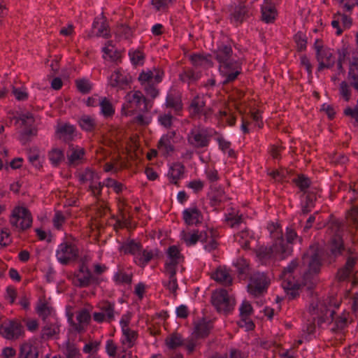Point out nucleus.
<instances>
[{"instance_id": "nucleus-22", "label": "nucleus", "mask_w": 358, "mask_h": 358, "mask_svg": "<svg viewBox=\"0 0 358 358\" xmlns=\"http://www.w3.org/2000/svg\"><path fill=\"white\" fill-rule=\"evenodd\" d=\"M85 150L73 144L69 145L66 152L68 162L71 166H77L83 161Z\"/></svg>"}, {"instance_id": "nucleus-28", "label": "nucleus", "mask_w": 358, "mask_h": 358, "mask_svg": "<svg viewBox=\"0 0 358 358\" xmlns=\"http://www.w3.org/2000/svg\"><path fill=\"white\" fill-rule=\"evenodd\" d=\"M59 333V324L55 318L52 321H50L43 326L41 330V336L43 338H50Z\"/></svg>"}, {"instance_id": "nucleus-20", "label": "nucleus", "mask_w": 358, "mask_h": 358, "mask_svg": "<svg viewBox=\"0 0 358 358\" xmlns=\"http://www.w3.org/2000/svg\"><path fill=\"white\" fill-rule=\"evenodd\" d=\"M129 80L130 76L126 72L117 69L108 78V84L113 87L122 89L129 83Z\"/></svg>"}, {"instance_id": "nucleus-15", "label": "nucleus", "mask_w": 358, "mask_h": 358, "mask_svg": "<svg viewBox=\"0 0 358 358\" xmlns=\"http://www.w3.org/2000/svg\"><path fill=\"white\" fill-rule=\"evenodd\" d=\"M78 255L77 248L69 243H61L56 251L57 260L62 264H67Z\"/></svg>"}, {"instance_id": "nucleus-47", "label": "nucleus", "mask_w": 358, "mask_h": 358, "mask_svg": "<svg viewBox=\"0 0 358 358\" xmlns=\"http://www.w3.org/2000/svg\"><path fill=\"white\" fill-rule=\"evenodd\" d=\"M212 326L210 322H199L195 327L194 334L196 337L203 338L206 336L211 329Z\"/></svg>"}, {"instance_id": "nucleus-33", "label": "nucleus", "mask_w": 358, "mask_h": 358, "mask_svg": "<svg viewBox=\"0 0 358 358\" xmlns=\"http://www.w3.org/2000/svg\"><path fill=\"white\" fill-rule=\"evenodd\" d=\"M276 16V10L271 3L264 2L262 7V18L266 23H271Z\"/></svg>"}, {"instance_id": "nucleus-61", "label": "nucleus", "mask_w": 358, "mask_h": 358, "mask_svg": "<svg viewBox=\"0 0 358 358\" xmlns=\"http://www.w3.org/2000/svg\"><path fill=\"white\" fill-rule=\"evenodd\" d=\"M220 117L222 120H225L229 126H234L236 122V117L234 113L229 110H224L220 112Z\"/></svg>"}, {"instance_id": "nucleus-55", "label": "nucleus", "mask_w": 358, "mask_h": 358, "mask_svg": "<svg viewBox=\"0 0 358 358\" xmlns=\"http://www.w3.org/2000/svg\"><path fill=\"white\" fill-rule=\"evenodd\" d=\"M114 280L117 283L129 284L131 281V275L122 271H120L114 275Z\"/></svg>"}, {"instance_id": "nucleus-3", "label": "nucleus", "mask_w": 358, "mask_h": 358, "mask_svg": "<svg viewBox=\"0 0 358 358\" xmlns=\"http://www.w3.org/2000/svg\"><path fill=\"white\" fill-rule=\"evenodd\" d=\"M322 252L317 245L310 246L302 259L307 272L303 275V284L311 287L315 283L314 275L319 273L322 266Z\"/></svg>"}, {"instance_id": "nucleus-26", "label": "nucleus", "mask_w": 358, "mask_h": 358, "mask_svg": "<svg viewBox=\"0 0 358 358\" xmlns=\"http://www.w3.org/2000/svg\"><path fill=\"white\" fill-rule=\"evenodd\" d=\"M37 313L43 320H45L48 317L53 320L55 315V310L50 303L45 299H40L36 306Z\"/></svg>"}, {"instance_id": "nucleus-30", "label": "nucleus", "mask_w": 358, "mask_h": 358, "mask_svg": "<svg viewBox=\"0 0 358 358\" xmlns=\"http://www.w3.org/2000/svg\"><path fill=\"white\" fill-rule=\"evenodd\" d=\"M28 160L36 169H41L44 161L41 155V151L37 148H32L27 152Z\"/></svg>"}, {"instance_id": "nucleus-64", "label": "nucleus", "mask_w": 358, "mask_h": 358, "mask_svg": "<svg viewBox=\"0 0 358 358\" xmlns=\"http://www.w3.org/2000/svg\"><path fill=\"white\" fill-rule=\"evenodd\" d=\"M294 180V182L296 183V185L301 190H305L306 189H307L309 187V185H310L309 179L303 175L299 176Z\"/></svg>"}, {"instance_id": "nucleus-31", "label": "nucleus", "mask_w": 358, "mask_h": 358, "mask_svg": "<svg viewBox=\"0 0 358 358\" xmlns=\"http://www.w3.org/2000/svg\"><path fill=\"white\" fill-rule=\"evenodd\" d=\"M185 167L180 163L173 164L168 172L170 182L177 184L178 181L183 177Z\"/></svg>"}, {"instance_id": "nucleus-35", "label": "nucleus", "mask_w": 358, "mask_h": 358, "mask_svg": "<svg viewBox=\"0 0 358 358\" xmlns=\"http://www.w3.org/2000/svg\"><path fill=\"white\" fill-rule=\"evenodd\" d=\"M91 278L92 275L90 272L87 269H85L83 267L77 273L73 282L74 284L77 286L87 287L90 285Z\"/></svg>"}, {"instance_id": "nucleus-2", "label": "nucleus", "mask_w": 358, "mask_h": 358, "mask_svg": "<svg viewBox=\"0 0 358 358\" xmlns=\"http://www.w3.org/2000/svg\"><path fill=\"white\" fill-rule=\"evenodd\" d=\"M215 57L219 63V71L224 78L223 84L234 80L240 73V64L232 56L230 46L221 45L215 52Z\"/></svg>"}, {"instance_id": "nucleus-50", "label": "nucleus", "mask_w": 358, "mask_h": 358, "mask_svg": "<svg viewBox=\"0 0 358 358\" xmlns=\"http://www.w3.org/2000/svg\"><path fill=\"white\" fill-rule=\"evenodd\" d=\"M201 76L200 73L196 72L192 69H187L180 75V78L183 82H194L197 80Z\"/></svg>"}, {"instance_id": "nucleus-40", "label": "nucleus", "mask_w": 358, "mask_h": 358, "mask_svg": "<svg viewBox=\"0 0 358 358\" xmlns=\"http://www.w3.org/2000/svg\"><path fill=\"white\" fill-rule=\"evenodd\" d=\"M190 60L195 67L208 68L212 66V62L208 56H203L200 54L191 55Z\"/></svg>"}, {"instance_id": "nucleus-46", "label": "nucleus", "mask_w": 358, "mask_h": 358, "mask_svg": "<svg viewBox=\"0 0 358 358\" xmlns=\"http://www.w3.org/2000/svg\"><path fill=\"white\" fill-rule=\"evenodd\" d=\"M99 107L101 113L106 117L112 116L115 113L112 103L106 97L102 96Z\"/></svg>"}, {"instance_id": "nucleus-18", "label": "nucleus", "mask_w": 358, "mask_h": 358, "mask_svg": "<svg viewBox=\"0 0 358 358\" xmlns=\"http://www.w3.org/2000/svg\"><path fill=\"white\" fill-rule=\"evenodd\" d=\"M167 259L165 263L164 270H178L180 262L182 260V256L180 250L176 245H171L167 249Z\"/></svg>"}, {"instance_id": "nucleus-51", "label": "nucleus", "mask_w": 358, "mask_h": 358, "mask_svg": "<svg viewBox=\"0 0 358 358\" xmlns=\"http://www.w3.org/2000/svg\"><path fill=\"white\" fill-rule=\"evenodd\" d=\"M90 319L88 311L85 309H83L77 313L76 320L79 322V327H77L78 331L83 329V325L88 323Z\"/></svg>"}, {"instance_id": "nucleus-32", "label": "nucleus", "mask_w": 358, "mask_h": 358, "mask_svg": "<svg viewBox=\"0 0 358 358\" xmlns=\"http://www.w3.org/2000/svg\"><path fill=\"white\" fill-rule=\"evenodd\" d=\"M213 278L224 285H229L232 282V278L225 268H218L213 274Z\"/></svg>"}, {"instance_id": "nucleus-29", "label": "nucleus", "mask_w": 358, "mask_h": 358, "mask_svg": "<svg viewBox=\"0 0 358 358\" xmlns=\"http://www.w3.org/2000/svg\"><path fill=\"white\" fill-rule=\"evenodd\" d=\"M205 101L203 96H197L192 101L190 109L194 114H201L204 116V120H206L210 114V111L207 112L204 109Z\"/></svg>"}, {"instance_id": "nucleus-44", "label": "nucleus", "mask_w": 358, "mask_h": 358, "mask_svg": "<svg viewBox=\"0 0 358 358\" xmlns=\"http://www.w3.org/2000/svg\"><path fill=\"white\" fill-rule=\"evenodd\" d=\"M37 350L29 343L21 345L19 358H37Z\"/></svg>"}, {"instance_id": "nucleus-34", "label": "nucleus", "mask_w": 358, "mask_h": 358, "mask_svg": "<svg viewBox=\"0 0 358 358\" xmlns=\"http://www.w3.org/2000/svg\"><path fill=\"white\" fill-rule=\"evenodd\" d=\"M165 344L169 350H176L185 345V341L180 334L173 333L168 336L165 339Z\"/></svg>"}, {"instance_id": "nucleus-38", "label": "nucleus", "mask_w": 358, "mask_h": 358, "mask_svg": "<svg viewBox=\"0 0 358 358\" xmlns=\"http://www.w3.org/2000/svg\"><path fill=\"white\" fill-rule=\"evenodd\" d=\"M154 257V253L151 250H142L134 258L135 262L140 266H145Z\"/></svg>"}, {"instance_id": "nucleus-56", "label": "nucleus", "mask_w": 358, "mask_h": 358, "mask_svg": "<svg viewBox=\"0 0 358 358\" xmlns=\"http://www.w3.org/2000/svg\"><path fill=\"white\" fill-rule=\"evenodd\" d=\"M175 118L170 113L161 114L158 117L159 123L166 128H170Z\"/></svg>"}, {"instance_id": "nucleus-52", "label": "nucleus", "mask_w": 358, "mask_h": 358, "mask_svg": "<svg viewBox=\"0 0 358 358\" xmlns=\"http://www.w3.org/2000/svg\"><path fill=\"white\" fill-rule=\"evenodd\" d=\"M247 9L245 6L240 5L235 8L232 17L235 22H241L247 15Z\"/></svg>"}, {"instance_id": "nucleus-16", "label": "nucleus", "mask_w": 358, "mask_h": 358, "mask_svg": "<svg viewBox=\"0 0 358 358\" xmlns=\"http://www.w3.org/2000/svg\"><path fill=\"white\" fill-rule=\"evenodd\" d=\"M164 72L157 68L143 71L139 76L138 80L142 86L148 85H157L162 80Z\"/></svg>"}, {"instance_id": "nucleus-6", "label": "nucleus", "mask_w": 358, "mask_h": 358, "mask_svg": "<svg viewBox=\"0 0 358 358\" xmlns=\"http://www.w3.org/2000/svg\"><path fill=\"white\" fill-rule=\"evenodd\" d=\"M296 266L297 262L292 261L284 268L280 275L282 280V287L292 298H294L298 295V289L300 287L299 282L292 275V273Z\"/></svg>"}, {"instance_id": "nucleus-59", "label": "nucleus", "mask_w": 358, "mask_h": 358, "mask_svg": "<svg viewBox=\"0 0 358 358\" xmlns=\"http://www.w3.org/2000/svg\"><path fill=\"white\" fill-rule=\"evenodd\" d=\"M205 176L210 183L215 182L220 179L217 171L211 167H208L205 170Z\"/></svg>"}, {"instance_id": "nucleus-54", "label": "nucleus", "mask_w": 358, "mask_h": 358, "mask_svg": "<svg viewBox=\"0 0 358 358\" xmlns=\"http://www.w3.org/2000/svg\"><path fill=\"white\" fill-rule=\"evenodd\" d=\"M101 311L102 313H103V315L108 322H110L115 319V310L113 305L110 303H106L101 307Z\"/></svg>"}, {"instance_id": "nucleus-42", "label": "nucleus", "mask_w": 358, "mask_h": 358, "mask_svg": "<svg viewBox=\"0 0 358 358\" xmlns=\"http://www.w3.org/2000/svg\"><path fill=\"white\" fill-rule=\"evenodd\" d=\"M78 122L80 127L83 130L87 131H92L96 126V122L94 117L87 115H82Z\"/></svg>"}, {"instance_id": "nucleus-11", "label": "nucleus", "mask_w": 358, "mask_h": 358, "mask_svg": "<svg viewBox=\"0 0 358 358\" xmlns=\"http://www.w3.org/2000/svg\"><path fill=\"white\" fill-rule=\"evenodd\" d=\"M122 332L121 346L117 358H131L132 352L129 349L136 343L138 337L137 332L131 329H124L122 330Z\"/></svg>"}, {"instance_id": "nucleus-5", "label": "nucleus", "mask_w": 358, "mask_h": 358, "mask_svg": "<svg viewBox=\"0 0 358 358\" xmlns=\"http://www.w3.org/2000/svg\"><path fill=\"white\" fill-rule=\"evenodd\" d=\"M332 301L331 297L313 299L310 303L309 310L321 322H328L329 317L331 318L334 313V310H331Z\"/></svg>"}, {"instance_id": "nucleus-14", "label": "nucleus", "mask_w": 358, "mask_h": 358, "mask_svg": "<svg viewBox=\"0 0 358 358\" xmlns=\"http://www.w3.org/2000/svg\"><path fill=\"white\" fill-rule=\"evenodd\" d=\"M79 180L82 183H89V188L94 196L100 194L103 185L99 181V176L96 172L87 169L79 174Z\"/></svg>"}, {"instance_id": "nucleus-7", "label": "nucleus", "mask_w": 358, "mask_h": 358, "mask_svg": "<svg viewBox=\"0 0 358 358\" xmlns=\"http://www.w3.org/2000/svg\"><path fill=\"white\" fill-rule=\"evenodd\" d=\"M215 133L216 131L212 129L195 128L188 134L187 141L194 148H206Z\"/></svg>"}, {"instance_id": "nucleus-58", "label": "nucleus", "mask_w": 358, "mask_h": 358, "mask_svg": "<svg viewBox=\"0 0 358 358\" xmlns=\"http://www.w3.org/2000/svg\"><path fill=\"white\" fill-rule=\"evenodd\" d=\"M166 106L173 108L176 111L181 109V102L179 98L169 95L166 98Z\"/></svg>"}, {"instance_id": "nucleus-63", "label": "nucleus", "mask_w": 358, "mask_h": 358, "mask_svg": "<svg viewBox=\"0 0 358 358\" xmlns=\"http://www.w3.org/2000/svg\"><path fill=\"white\" fill-rule=\"evenodd\" d=\"M187 187L192 189L194 192L198 193L203 189L204 182L199 179L193 180L187 183Z\"/></svg>"}, {"instance_id": "nucleus-10", "label": "nucleus", "mask_w": 358, "mask_h": 358, "mask_svg": "<svg viewBox=\"0 0 358 358\" xmlns=\"http://www.w3.org/2000/svg\"><path fill=\"white\" fill-rule=\"evenodd\" d=\"M343 229L338 222H334L329 227V250L331 254L337 256L344 250L343 241L342 239Z\"/></svg>"}, {"instance_id": "nucleus-19", "label": "nucleus", "mask_w": 358, "mask_h": 358, "mask_svg": "<svg viewBox=\"0 0 358 358\" xmlns=\"http://www.w3.org/2000/svg\"><path fill=\"white\" fill-rule=\"evenodd\" d=\"M211 234L212 232L210 231H201L199 233L198 231H182L180 233V238L186 245L192 246L195 245L199 241L203 242L207 238V236Z\"/></svg>"}, {"instance_id": "nucleus-37", "label": "nucleus", "mask_w": 358, "mask_h": 358, "mask_svg": "<svg viewBox=\"0 0 358 358\" xmlns=\"http://www.w3.org/2000/svg\"><path fill=\"white\" fill-rule=\"evenodd\" d=\"M102 50L103 52V57L105 59L117 62L120 57V52L114 48L111 41L107 42Z\"/></svg>"}, {"instance_id": "nucleus-45", "label": "nucleus", "mask_w": 358, "mask_h": 358, "mask_svg": "<svg viewBox=\"0 0 358 358\" xmlns=\"http://www.w3.org/2000/svg\"><path fill=\"white\" fill-rule=\"evenodd\" d=\"M141 245L134 241H128L122 244L121 246V250L125 254H131L135 257L141 250Z\"/></svg>"}, {"instance_id": "nucleus-4", "label": "nucleus", "mask_w": 358, "mask_h": 358, "mask_svg": "<svg viewBox=\"0 0 358 358\" xmlns=\"http://www.w3.org/2000/svg\"><path fill=\"white\" fill-rule=\"evenodd\" d=\"M152 108V103L147 100L140 91H131L125 96V103L123 109L126 114L133 111L145 112Z\"/></svg>"}, {"instance_id": "nucleus-41", "label": "nucleus", "mask_w": 358, "mask_h": 358, "mask_svg": "<svg viewBox=\"0 0 358 358\" xmlns=\"http://www.w3.org/2000/svg\"><path fill=\"white\" fill-rule=\"evenodd\" d=\"M57 133L60 138L64 141L72 139L75 131V127L69 124L59 125L57 128Z\"/></svg>"}, {"instance_id": "nucleus-39", "label": "nucleus", "mask_w": 358, "mask_h": 358, "mask_svg": "<svg viewBox=\"0 0 358 358\" xmlns=\"http://www.w3.org/2000/svg\"><path fill=\"white\" fill-rule=\"evenodd\" d=\"M177 271L175 270H164L166 275L169 277V281L164 282V286L169 290L170 292L176 295V291L178 288L176 273Z\"/></svg>"}, {"instance_id": "nucleus-62", "label": "nucleus", "mask_w": 358, "mask_h": 358, "mask_svg": "<svg viewBox=\"0 0 358 358\" xmlns=\"http://www.w3.org/2000/svg\"><path fill=\"white\" fill-rule=\"evenodd\" d=\"M171 0H152L151 3L157 11H165Z\"/></svg>"}, {"instance_id": "nucleus-53", "label": "nucleus", "mask_w": 358, "mask_h": 358, "mask_svg": "<svg viewBox=\"0 0 358 358\" xmlns=\"http://www.w3.org/2000/svg\"><path fill=\"white\" fill-rule=\"evenodd\" d=\"M351 88L350 85L345 81L341 83L339 86V94L345 101H349L351 99Z\"/></svg>"}, {"instance_id": "nucleus-17", "label": "nucleus", "mask_w": 358, "mask_h": 358, "mask_svg": "<svg viewBox=\"0 0 358 358\" xmlns=\"http://www.w3.org/2000/svg\"><path fill=\"white\" fill-rule=\"evenodd\" d=\"M269 284V279L263 273H257L252 275L248 285V291L253 295L261 294Z\"/></svg>"}, {"instance_id": "nucleus-57", "label": "nucleus", "mask_w": 358, "mask_h": 358, "mask_svg": "<svg viewBox=\"0 0 358 358\" xmlns=\"http://www.w3.org/2000/svg\"><path fill=\"white\" fill-rule=\"evenodd\" d=\"M106 351L109 357L117 358L120 350L117 352V348L113 340H108L106 344Z\"/></svg>"}, {"instance_id": "nucleus-23", "label": "nucleus", "mask_w": 358, "mask_h": 358, "mask_svg": "<svg viewBox=\"0 0 358 358\" xmlns=\"http://www.w3.org/2000/svg\"><path fill=\"white\" fill-rule=\"evenodd\" d=\"M176 136L174 131H169L163 135L158 143V148L163 155H169L173 150V138Z\"/></svg>"}, {"instance_id": "nucleus-12", "label": "nucleus", "mask_w": 358, "mask_h": 358, "mask_svg": "<svg viewBox=\"0 0 358 358\" xmlns=\"http://www.w3.org/2000/svg\"><path fill=\"white\" fill-rule=\"evenodd\" d=\"M212 303L217 311L227 313L233 309L235 301L226 290L220 289L213 294Z\"/></svg>"}, {"instance_id": "nucleus-8", "label": "nucleus", "mask_w": 358, "mask_h": 358, "mask_svg": "<svg viewBox=\"0 0 358 358\" xmlns=\"http://www.w3.org/2000/svg\"><path fill=\"white\" fill-rule=\"evenodd\" d=\"M316 51V58L319 63L317 70L322 71L324 68L330 69L334 66L336 59L331 49L324 46L322 41L317 39L314 44Z\"/></svg>"}, {"instance_id": "nucleus-13", "label": "nucleus", "mask_w": 358, "mask_h": 358, "mask_svg": "<svg viewBox=\"0 0 358 358\" xmlns=\"http://www.w3.org/2000/svg\"><path fill=\"white\" fill-rule=\"evenodd\" d=\"M23 334V327L17 321L5 320L0 324V334L6 339L16 340Z\"/></svg>"}, {"instance_id": "nucleus-48", "label": "nucleus", "mask_w": 358, "mask_h": 358, "mask_svg": "<svg viewBox=\"0 0 358 358\" xmlns=\"http://www.w3.org/2000/svg\"><path fill=\"white\" fill-rule=\"evenodd\" d=\"M93 28L97 29L96 36H98L106 38L109 36L108 24L103 19H96L93 23Z\"/></svg>"}, {"instance_id": "nucleus-49", "label": "nucleus", "mask_w": 358, "mask_h": 358, "mask_svg": "<svg viewBox=\"0 0 358 358\" xmlns=\"http://www.w3.org/2000/svg\"><path fill=\"white\" fill-rule=\"evenodd\" d=\"M206 231H210L212 234L209 236H207V238H205L203 241V243H206L204 245V248L207 251H212L215 250L217 246V243L215 239V231L213 229H207Z\"/></svg>"}, {"instance_id": "nucleus-60", "label": "nucleus", "mask_w": 358, "mask_h": 358, "mask_svg": "<svg viewBox=\"0 0 358 358\" xmlns=\"http://www.w3.org/2000/svg\"><path fill=\"white\" fill-rule=\"evenodd\" d=\"M131 62L135 65H140L143 62V54L138 50H133L129 52Z\"/></svg>"}, {"instance_id": "nucleus-9", "label": "nucleus", "mask_w": 358, "mask_h": 358, "mask_svg": "<svg viewBox=\"0 0 358 358\" xmlns=\"http://www.w3.org/2000/svg\"><path fill=\"white\" fill-rule=\"evenodd\" d=\"M10 224L18 231L24 230L31 227L32 217L29 211L23 207H15L10 218Z\"/></svg>"}, {"instance_id": "nucleus-25", "label": "nucleus", "mask_w": 358, "mask_h": 358, "mask_svg": "<svg viewBox=\"0 0 358 358\" xmlns=\"http://www.w3.org/2000/svg\"><path fill=\"white\" fill-rule=\"evenodd\" d=\"M240 314L241 316V321L239 324L241 327H243L245 325L246 329L250 330L252 329L254 327V324L251 320H250L248 317L252 313V308L250 303L247 301H243L240 308Z\"/></svg>"}, {"instance_id": "nucleus-1", "label": "nucleus", "mask_w": 358, "mask_h": 358, "mask_svg": "<svg viewBox=\"0 0 358 358\" xmlns=\"http://www.w3.org/2000/svg\"><path fill=\"white\" fill-rule=\"evenodd\" d=\"M268 229L275 243L270 248H262L259 250L258 256L263 260L270 259H284L291 255L292 248L287 243H285L282 236V229L278 224L271 223Z\"/></svg>"}, {"instance_id": "nucleus-27", "label": "nucleus", "mask_w": 358, "mask_h": 358, "mask_svg": "<svg viewBox=\"0 0 358 358\" xmlns=\"http://www.w3.org/2000/svg\"><path fill=\"white\" fill-rule=\"evenodd\" d=\"M356 258L350 257L348 258L344 267L341 268L337 273V278L342 281L346 280L348 277L354 275V266L355 264Z\"/></svg>"}, {"instance_id": "nucleus-43", "label": "nucleus", "mask_w": 358, "mask_h": 358, "mask_svg": "<svg viewBox=\"0 0 358 358\" xmlns=\"http://www.w3.org/2000/svg\"><path fill=\"white\" fill-rule=\"evenodd\" d=\"M64 358H81V354L76 345L67 341L64 344Z\"/></svg>"}, {"instance_id": "nucleus-21", "label": "nucleus", "mask_w": 358, "mask_h": 358, "mask_svg": "<svg viewBox=\"0 0 358 358\" xmlns=\"http://www.w3.org/2000/svg\"><path fill=\"white\" fill-rule=\"evenodd\" d=\"M326 322L329 324L330 330L334 332L343 330L350 322L349 313L343 312L340 315L334 316V313L332 317H329V321Z\"/></svg>"}, {"instance_id": "nucleus-24", "label": "nucleus", "mask_w": 358, "mask_h": 358, "mask_svg": "<svg viewBox=\"0 0 358 358\" xmlns=\"http://www.w3.org/2000/svg\"><path fill=\"white\" fill-rule=\"evenodd\" d=\"M183 219L188 225L196 224L202 221L203 216L201 211L196 206H191L182 212Z\"/></svg>"}, {"instance_id": "nucleus-36", "label": "nucleus", "mask_w": 358, "mask_h": 358, "mask_svg": "<svg viewBox=\"0 0 358 358\" xmlns=\"http://www.w3.org/2000/svg\"><path fill=\"white\" fill-rule=\"evenodd\" d=\"M48 159L51 164L57 167L64 159V154L62 150L58 148H52L48 154Z\"/></svg>"}]
</instances>
